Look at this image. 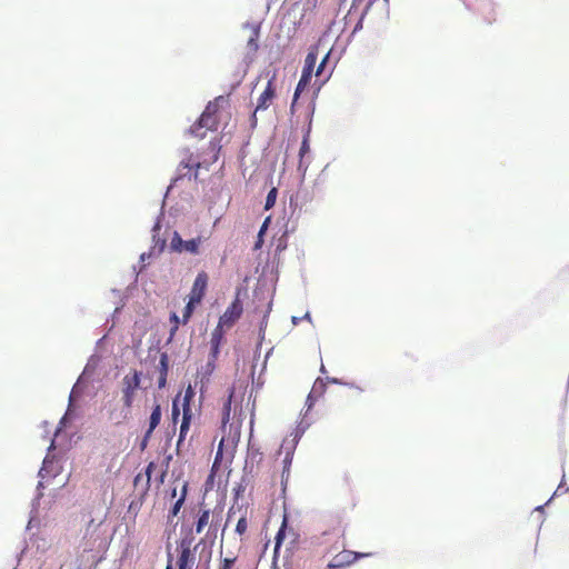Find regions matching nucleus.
Listing matches in <instances>:
<instances>
[{
    "instance_id": "obj_36",
    "label": "nucleus",
    "mask_w": 569,
    "mask_h": 569,
    "mask_svg": "<svg viewBox=\"0 0 569 569\" xmlns=\"http://www.w3.org/2000/svg\"><path fill=\"white\" fill-rule=\"evenodd\" d=\"M150 256H151V253H142V254L140 256V260H141V261H144V260H146L147 258H149Z\"/></svg>"
},
{
    "instance_id": "obj_28",
    "label": "nucleus",
    "mask_w": 569,
    "mask_h": 569,
    "mask_svg": "<svg viewBox=\"0 0 569 569\" xmlns=\"http://www.w3.org/2000/svg\"><path fill=\"white\" fill-rule=\"evenodd\" d=\"M179 317L177 316L176 312H172L171 316H170V322L172 323V327H171V330H170V336L173 337L176 331L178 330L179 328Z\"/></svg>"
},
{
    "instance_id": "obj_39",
    "label": "nucleus",
    "mask_w": 569,
    "mask_h": 569,
    "mask_svg": "<svg viewBox=\"0 0 569 569\" xmlns=\"http://www.w3.org/2000/svg\"><path fill=\"white\" fill-rule=\"evenodd\" d=\"M232 509H233V508H230V510H229V512H228V519H230V518H231Z\"/></svg>"
},
{
    "instance_id": "obj_4",
    "label": "nucleus",
    "mask_w": 569,
    "mask_h": 569,
    "mask_svg": "<svg viewBox=\"0 0 569 569\" xmlns=\"http://www.w3.org/2000/svg\"><path fill=\"white\" fill-rule=\"evenodd\" d=\"M274 81H276V73H273L271 76V78L268 80L264 90L261 92V94L258 98L257 107L251 116V126L252 127L257 126V112L267 110L271 106L273 99L276 98Z\"/></svg>"
},
{
    "instance_id": "obj_42",
    "label": "nucleus",
    "mask_w": 569,
    "mask_h": 569,
    "mask_svg": "<svg viewBox=\"0 0 569 569\" xmlns=\"http://www.w3.org/2000/svg\"><path fill=\"white\" fill-rule=\"evenodd\" d=\"M211 362H213V361H212V358L210 357V361H208V365H211Z\"/></svg>"
},
{
    "instance_id": "obj_5",
    "label": "nucleus",
    "mask_w": 569,
    "mask_h": 569,
    "mask_svg": "<svg viewBox=\"0 0 569 569\" xmlns=\"http://www.w3.org/2000/svg\"><path fill=\"white\" fill-rule=\"evenodd\" d=\"M375 552H356L343 549L327 565L328 569H343L361 558L372 557Z\"/></svg>"
},
{
    "instance_id": "obj_10",
    "label": "nucleus",
    "mask_w": 569,
    "mask_h": 569,
    "mask_svg": "<svg viewBox=\"0 0 569 569\" xmlns=\"http://www.w3.org/2000/svg\"><path fill=\"white\" fill-rule=\"evenodd\" d=\"M192 418V410L189 403H182V421L180 425V431H179V438L177 441V449L179 450V447L181 446L182 441L184 440L189 428L190 422Z\"/></svg>"
},
{
    "instance_id": "obj_24",
    "label": "nucleus",
    "mask_w": 569,
    "mask_h": 569,
    "mask_svg": "<svg viewBox=\"0 0 569 569\" xmlns=\"http://www.w3.org/2000/svg\"><path fill=\"white\" fill-rule=\"evenodd\" d=\"M247 530H248V520H247V516L244 513L240 517V519L237 522L236 532L239 536H242L247 532Z\"/></svg>"
},
{
    "instance_id": "obj_26",
    "label": "nucleus",
    "mask_w": 569,
    "mask_h": 569,
    "mask_svg": "<svg viewBox=\"0 0 569 569\" xmlns=\"http://www.w3.org/2000/svg\"><path fill=\"white\" fill-rule=\"evenodd\" d=\"M276 199H277V189H276V188H272V189L268 192V194H267L264 209H266V210L271 209V208L274 206V203H276Z\"/></svg>"
},
{
    "instance_id": "obj_9",
    "label": "nucleus",
    "mask_w": 569,
    "mask_h": 569,
    "mask_svg": "<svg viewBox=\"0 0 569 569\" xmlns=\"http://www.w3.org/2000/svg\"><path fill=\"white\" fill-rule=\"evenodd\" d=\"M208 280V273L206 271H200L193 281L189 299L196 302H201L207 291Z\"/></svg>"
},
{
    "instance_id": "obj_23",
    "label": "nucleus",
    "mask_w": 569,
    "mask_h": 569,
    "mask_svg": "<svg viewBox=\"0 0 569 569\" xmlns=\"http://www.w3.org/2000/svg\"><path fill=\"white\" fill-rule=\"evenodd\" d=\"M200 302H196L191 299L188 300L184 309H183V313H182V321L183 323H187L189 321V319L191 318L193 311H194V308L197 305H199Z\"/></svg>"
},
{
    "instance_id": "obj_21",
    "label": "nucleus",
    "mask_w": 569,
    "mask_h": 569,
    "mask_svg": "<svg viewBox=\"0 0 569 569\" xmlns=\"http://www.w3.org/2000/svg\"><path fill=\"white\" fill-rule=\"evenodd\" d=\"M312 76H309L307 73H301V77H300V80L297 84V88H296V91H295V94H293V101H292V106L296 103V101L298 100L300 93L305 90V88L309 84L310 80H311Z\"/></svg>"
},
{
    "instance_id": "obj_18",
    "label": "nucleus",
    "mask_w": 569,
    "mask_h": 569,
    "mask_svg": "<svg viewBox=\"0 0 569 569\" xmlns=\"http://www.w3.org/2000/svg\"><path fill=\"white\" fill-rule=\"evenodd\" d=\"M130 409L123 407L121 410H118L117 408H113L109 410L108 419L116 425L122 423L124 420L129 418Z\"/></svg>"
},
{
    "instance_id": "obj_27",
    "label": "nucleus",
    "mask_w": 569,
    "mask_h": 569,
    "mask_svg": "<svg viewBox=\"0 0 569 569\" xmlns=\"http://www.w3.org/2000/svg\"><path fill=\"white\" fill-rule=\"evenodd\" d=\"M184 501H183V498L182 499H178L173 506L171 507L170 511H169V515H168V518L171 519V518H174L178 516V513L180 512L182 506H183Z\"/></svg>"
},
{
    "instance_id": "obj_8",
    "label": "nucleus",
    "mask_w": 569,
    "mask_h": 569,
    "mask_svg": "<svg viewBox=\"0 0 569 569\" xmlns=\"http://www.w3.org/2000/svg\"><path fill=\"white\" fill-rule=\"evenodd\" d=\"M321 536L325 537L327 535L333 533L338 539L345 538V528L342 526V520L340 517L335 515H329L323 518L321 522Z\"/></svg>"
},
{
    "instance_id": "obj_38",
    "label": "nucleus",
    "mask_w": 569,
    "mask_h": 569,
    "mask_svg": "<svg viewBox=\"0 0 569 569\" xmlns=\"http://www.w3.org/2000/svg\"><path fill=\"white\" fill-rule=\"evenodd\" d=\"M141 478V475H138L136 478H134V483L137 485V482L140 480Z\"/></svg>"
},
{
    "instance_id": "obj_40",
    "label": "nucleus",
    "mask_w": 569,
    "mask_h": 569,
    "mask_svg": "<svg viewBox=\"0 0 569 569\" xmlns=\"http://www.w3.org/2000/svg\"><path fill=\"white\" fill-rule=\"evenodd\" d=\"M166 569H172V566L170 562L167 565Z\"/></svg>"
},
{
    "instance_id": "obj_37",
    "label": "nucleus",
    "mask_w": 569,
    "mask_h": 569,
    "mask_svg": "<svg viewBox=\"0 0 569 569\" xmlns=\"http://www.w3.org/2000/svg\"><path fill=\"white\" fill-rule=\"evenodd\" d=\"M177 496V489L173 488L172 491H171V497L174 498Z\"/></svg>"
},
{
    "instance_id": "obj_33",
    "label": "nucleus",
    "mask_w": 569,
    "mask_h": 569,
    "mask_svg": "<svg viewBox=\"0 0 569 569\" xmlns=\"http://www.w3.org/2000/svg\"><path fill=\"white\" fill-rule=\"evenodd\" d=\"M328 58H329V53H327V54L325 56V58L322 59V61H321V62H320V64L318 66V69H317V71H316V76H320V74H321V72H322V70H323V67H325V64H326V62H327Z\"/></svg>"
},
{
    "instance_id": "obj_15",
    "label": "nucleus",
    "mask_w": 569,
    "mask_h": 569,
    "mask_svg": "<svg viewBox=\"0 0 569 569\" xmlns=\"http://www.w3.org/2000/svg\"><path fill=\"white\" fill-rule=\"evenodd\" d=\"M325 391L326 382L322 379L318 378L315 381L313 387L307 398V405L309 409L315 405L316 400L325 393Z\"/></svg>"
},
{
    "instance_id": "obj_12",
    "label": "nucleus",
    "mask_w": 569,
    "mask_h": 569,
    "mask_svg": "<svg viewBox=\"0 0 569 569\" xmlns=\"http://www.w3.org/2000/svg\"><path fill=\"white\" fill-rule=\"evenodd\" d=\"M224 330L226 327H221L220 323H218L211 333L210 347L212 361L217 360L220 352V346L223 341Z\"/></svg>"
},
{
    "instance_id": "obj_7",
    "label": "nucleus",
    "mask_w": 569,
    "mask_h": 569,
    "mask_svg": "<svg viewBox=\"0 0 569 569\" xmlns=\"http://www.w3.org/2000/svg\"><path fill=\"white\" fill-rule=\"evenodd\" d=\"M201 244V238H193L190 240H183L180 234L176 231L171 238V249L176 252H190L192 254L199 253V247Z\"/></svg>"
},
{
    "instance_id": "obj_6",
    "label": "nucleus",
    "mask_w": 569,
    "mask_h": 569,
    "mask_svg": "<svg viewBox=\"0 0 569 569\" xmlns=\"http://www.w3.org/2000/svg\"><path fill=\"white\" fill-rule=\"evenodd\" d=\"M242 312V302L239 298V295H237L231 305L220 316L218 323H220L221 327H226V329H230L240 319Z\"/></svg>"
},
{
    "instance_id": "obj_17",
    "label": "nucleus",
    "mask_w": 569,
    "mask_h": 569,
    "mask_svg": "<svg viewBox=\"0 0 569 569\" xmlns=\"http://www.w3.org/2000/svg\"><path fill=\"white\" fill-rule=\"evenodd\" d=\"M482 20L486 24H491L496 21L495 3L491 0H483L481 7Z\"/></svg>"
},
{
    "instance_id": "obj_30",
    "label": "nucleus",
    "mask_w": 569,
    "mask_h": 569,
    "mask_svg": "<svg viewBox=\"0 0 569 569\" xmlns=\"http://www.w3.org/2000/svg\"><path fill=\"white\" fill-rule=\"evenodd\" d=\"M179 397H180V395H178L173 399V402H172V420H173L174 423L177 422V419H178V417L180 415V409H179V406H178Z\"/></svg>"
},
{
    "instance_id": "obj_41",
    "label": "nucleus",
    "mask_w": 569,
    "mask_h": 569,
    "mask_svg": "<svg viewBox=\"0 0 569 569\" xmlns=\"http://www.w3.org/2000/svg\"><path fill=\"white\" fill-rule=\"evenodd\" d=\"M330 381L333 383H338V380L336 378L331 379Z\"/></svg>"
},
{
    "instance_id": "obj_14",
    "label": "nucleus",
    "mask_w": 569,
    "mask_h": 569,
    "mask_svg": "<svg viewBox=\"0 0 569 569\" xmlns=\"http://www.w3.org/2000/svg\"><path fill=\"white\" fill-rule=\"evenodd\" d=\"M158 370H159L158 387H159V389H162L167 385V376H168V371H169V358L166 352L160 355Z\"/></svg>"
},
{
    "instance_id": "obj_25",
    "label": "nucleus",
    "mask_w": 569,
    "mask_h": 569,
    "mask_svg": "<svg viewBox=\"0 0 569 569\" xmlns=\"http://www.w3.org/2000/svg\"><path fill=\"white\" fill-rule=\"evenodd\" d=\"M309 150H310V146H309V130H308L303 137L301 147L299 150L300 162L302 161L303 157L309 152Z\"/></svg>"
},
{
    "instance_id": "obj_34",
    "label": "nucleus",
    "mask_w": 569,
    "mask_h": 569,
    "mask_svg": "<svg viewBox=\"0 0 569 569\" xmlns=\"http://www.w3.org/2000/svg\"><path fill=\"white\" fill-rule=\"evenodd\" d=\"M187 492H188V482H183L182 488H181V493H180V497L178 499H182L183 498V501H186Z\"/></svg>"
},
{
    "instance_id": "obj_2",
    "label": "nucleus",
    "mask_w": 569,
    "mask_h": 569,
    "mask_svg": "<svg viewBox=\"0 0 569 569\" xmlns=\"http://www.w3.org/2000/svg\"><path fill=\"white\" fill-rule=\"evenodd\" d=\"M228 103V98L223 96H219L213 101H210L199 120L190 127V133L197 138H203L206 132H202L201 129L217 130L221 121L222 109Z\"/></svg>"
},
{
    "instance_id": "obj_11",
    "label": "nucleus",
    "mask_w": 569,
    "mask_h": 569,
    "mask_svg": "<svg viewBox=\"0 0 569 569\" xmlns=\"http://www.w3.org/2000/svg\"><path fill=\"white\" fill-rule=\"evenodd\" d=\"M211 523H213L214 527H217V523L212 519L211 510L210 509H200L197 515V519L194 521L196 533H198V535L202 533L203 530L206 529V527H208V529L210 528ZM216 529L218 530V528H216Z\"/></svg>"
},
{
    "instance_id": "obj_20",
    "label": "nucleus",
    "mask_w": 569,
    "mask_h": 569,
    "mask_svg": "<svg viewBox=\"0 0 569 569\" xmlns=\"http://www.w3.org/2000/svg\"><path fill=\"white\" fill-rule=\"evenodd\" d=\"M318 60V52L317 50H310L305 59V66L302 69L303 73H307L309 76H312L313 68Z\"/></svg>"
},
{
    "instance_id": "obj_1",
    "label": "nucleus",
    "mask_w": 569,
    "mask_h": 569,
    "mask_svg": "<svg viewBox=\"0 0 569 569\" xmlns=\"http://www.w3.org/2000/svg\"><path fill=\"white\" fill-rule=\"evenodd\" d=\"M217 539V529L213 523H211L210 528L207 530L203 538L199 540L198 543L193 546L194 538L183 537L177 545V567L178 569H194L196 567V552L201 548L199 556V563L197 568L199 569H210V562L212 558V545Z\"/></svg>"
},
{
    "instance_id": "obj_22",
    "label": "nucleus",
    "mask_w": 569,
    "mask_h": 569,
    "mask_svg": "<svg viewBox=\"0 0 569 569\" xmlns=\"http://www.w3.org/2000/svg\"><path fill=\"white\" fill-rule=\"evenodd\" d=\"M287 527H288V518L284 515L282 523H281V527L278 530L277 536H276L274 552H278V550H279V548L281 546V542L284 539L286 535H287Z\"/></svg>"
},
{
    "instance_id": "obj_16",
    "label": "nucleus",
    "mask_w": 569,
    "mask_h": 569,
    "mask_svg": "<svg viewBox=\"0 0 569 569\" xmlns=\"http://www.w3.org/2000/svg\"><path fill=\"white\" fill-rule=\"evenodd\" d=\"M234 396V387H231L228 389V397L223 401L222 410H221V423L222 427H226V425L230 421V413H231V403Z\"/></svg>"
},
{
    "instance_id": "obj_35",
    "label": "nucleus",
    "mask_w": 569,
    "mask_h": 569,
    "mask_svg": "<svg viewBox=\"0 0 569 569\" xmlns=\"http://www.w3.org/2000/svg\"><path fill=\"white\" fill-rule=\"evenodd\" d=\"M267 224H268V219L263 222V224H262V227H261V229H260V231H259V234H260V236H261V234L264 232V230L267 229Z\"/></svg>"
},
{
    "instance_id": "obj_32",
    "label": "nucleus",
    "mask_w": 569,
    "mask_h": 569,
    "mask_svg": "<svg viewBox=\"0 0 569 569\" xmlns=\"http://www.w3.org/2000/svg\"><path fill=\"white\" fill-rule=\"evenodd\" d=\"M156 468V465L154 462H149L147 468H146V476H147V483L149 485L150 482V479H151V473L153 471V469Z\"/></svg>"
},
{
    "instance_id": "obj_3",
    "label": "nucleus",
    "mask_w": 569,
    "mask_h": 569,
    "mask_svg": "<svg viewBox=\"0 0 569 569\" xmlns=\"http://www.w3.org/2000/svg\"><path fill=\"white\" fill-rule=\"evenodd\" d=\"M141 382V373L137 370L126 375L122 379V401L123 407L129 408L133 405L136 391L139 389Z\"/></svg>"
},
{
    "instance_id": "obj_31",
    "label": "nucleus",
    "mask_w": 569,
    "mask_h": 569,
    "mask_svg": "<svg viewBox=\"0 0 569 569\" xmlns=\"http://www.w3.org/2000/svg\"><path fill=\"white\" fill-rule=\"evenodd\" d=\"M237 558H224L219 569H232Z\"/></svg>"
},
{
    "instance_id": "obj_13",
    "label": "nucleus",
    "mask_w": 569,
    "mask_h": 569,
    "mask_svg": "<svg viewBox=\"0 0 569 569\" xmlns=\"http://www.w3.org/2000/svg\"><path fill=\"white\" fill-rule=\"evenodd\" d=\"M161 420V407L160 405H156L151 411L150 418H149V428L146 431V435L143 437L141 448L143 449L147 446L148 439L152 435L153 430L159 426Z\"/></svg>"
},
{
    "instance_id": "obj_29",
    "label": "nucleus",
    "mask_w": 569,
    "mask_h": 569,
    "mask_svg": "<svg viewBox=\"0 0 569 569\" xmlns=\"http://www.w3.org/2000/svg\"><path fill=\"white\" fill-rule=\"evenodd\" d=\"M194 395L196 393H194L192 387L188 386V388L184 391L183 398H182V403H189L190 405V402L193 399Z\"/></svg>"
},
{
    "instance_id": "obj_19",
    "label": "nucleus",
    "mask_w": 569,
    "mask_h": 569,
    "mask_svg": "<svg viewBox=\"0 0 569 569\" xmlns=\"http://www.w3.org/2000/svg\"><path fill=\"white\" fill-rule=\"evenodd\" d=\"M259 34L260 30L259 27H252L250 31L249 39L247 41V49L249 53L256 54L259 49Z\"/></svg>"
}]
</instances>
